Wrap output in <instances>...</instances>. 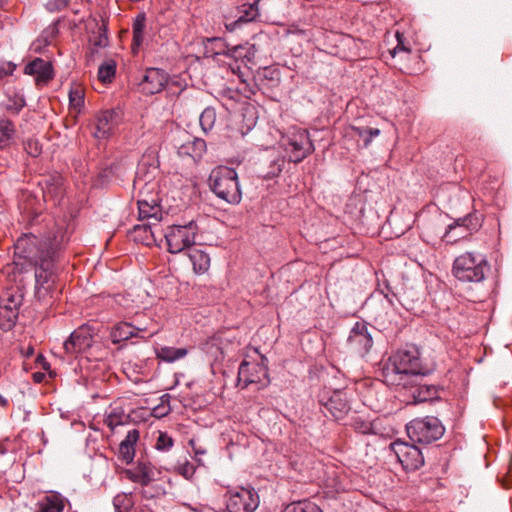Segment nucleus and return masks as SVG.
Listing matches in <instances>:
<instances>
[{"label":"nucleus","instance_id":"nucleus-54","mask_svg":"<svg viewBox=\"0 0 512 512\" xmlns=\"http://www.w3.org/2000/svg\"><path fill=\"white\" fill-rule=\"evenodd\" d=\"M134 325L136 326H145L143 323H139L138 321H136L135 323H133ZM149 327H151L152 329L154 328H158L156 324L154 323H151L150 325H148Z\"/></svg>","mask_w":512,"mask_h":512},{"label":"nucleus","instance_id":"nucleus-30","mask_svg":"<svg viewBox=\"0 0 512 512\" xmlns=\"http://www.w3.org/2000/svg\"><path fill=\"white\" fill-rule=\"evenodd\" d=\"M231 47L221 38H209L205 43V55L215 58L216 56L228 57Z\"/></svg>","mask_w":512,"mask_h":512},{"label":"nucleus","instance_id":"nucleus-41","mask_svg":"<svg viewBox=\"0 0 512 512\" xmlns=\"http://www.w3.org/2000/svg\"><path fill=\"white\" fill-rule=\"evenodd\" d=\"M116 512H128L132 507L131 498L126 494H118L113 499Z\"/></svg>","mask_w":512,"mask_h":512},{"label":"nucleus","instance_id":"nucleus-49","mask_svg":"<svg viewBox=\"0 0 512 512\" xmlns=\"http://www.w3.org/2000/svg\"><path fill=\"white\" fill-rule=\"evenodd\" d=\"M69 0H49L46 3V8L50 12H58L67 7Z\"/></svg>","mask_w":512,"mask_h":512},{"label":"nucleus","instance_id":"nucleus-4","mask_svg":"<svg viewBox=\"0 0 512 512\" xmlns=\"http://www.w3.org/2000/svg\"><path fill=\"white\" fill-rule=\"evenodd\" d=\"M406 431L412 442L430 444L444 435L445 427L437 417L426 416L411 420Z\"/></svg>","mask_w":512,"mask_h":512},{"label":"nucleus","instance_id":"nucleus-11","mask_svg":"<svg viewBox=\"0 0 512 512\" xmlns=\"http://www.w3.org/2000/svg\"><path fill=\"white\" fill-rule=\"evenodd\" d=\"M94 342V330L88 325H82L74 330L70 337L63 343L65 352L76 355L86 352Z\"/></svg>","mask_w":512,"mask_h":512},{"label":"nucleus","instance_id":"nucleus-35","mask_svg":"<svg viewBox=\"0 0 512 512\" xmlns=\"http://www.w3.org/2000/svg\"><path fill=\"white\" fill-rule=\"evenodd\" d=\"M84 106V91L77 86L69 91V107L75 113H80Z\"/></svg>","mask_w":512,"mask_h":512},{"label":"nucleus","instance_id":"nucleus-53","mask_svg":"<svg viewBox=\"0 0 512 512\" xmlns=\"http://www.w3.org/2000/svg\"><path fill=\"white\" fill-rule=\"evenodd\" d=\"M11 71H7L3 66H0V79L4 78L5 76H7L9 73H11Z\"/></svg>","mask_w":512,"mask_h":512},{"label":"nucleus","instance_id":"nucleus-36","mask_svg":"<svg viewBox=\"0 0 512 512\" xmlns=\"http://www.w3.org/2000/svg\"><path fill=\"white\" fill-rule=\"evenodd\" d=\"M89 42L97 48H103L108 45L109 40L105 25H97L89 37Z\"/></svg>","mask_w":512,"mask_h":512},{"label":"nucleus","instance_id":"nucleus-12","mask_svg":"<svg viewBox=\"0 0 512 512\" xmlns=\"http://www.w3.org/2000/svg\"><path fill=\"white\" fill-rule=\"evenodd\" d=\"M159 328L152 329L149 326H136L133 323L123 321L114 326L111 331V339L113 343L127 341L133 337L146 339L157 334Z\"/></svg>","mask_w":512,"mask_h":512},{"label":"nucleus","instance_id":"nucleus-1","mask_svg":"<svg viewBox=\"0 0 512 512\" xmlns=\"http://www.w3.org/2000/svg\"><path fill=\"white\" fill-rule=\"evenodd\" d=\"M382 374L389 385L414 386L417 380L427 374L415 347L400 349L385 363Z\"/></svg>","mask_w":512,"mask_h":512},{"label":"nucleus","instance_id":"nucleus-43","mask_svg":"<svg viewBox=\"0 0 512 512\" xmlns=\"http://www.w3.org/2000/svg\"><path fill=\"white\" fill-rule=\"evenodd\" d=\"M59 32L58 23L49 25L41 34L38 41L43 42L44 45H49Z\"/></svg>","mask_w":512,"mask_h":512},{"label":"nucleus","instance_id":"nucleus-22","mask_svg":"<svg viewBox=\"0 0 512 512\" xmlns=\"http://www.w3.org/2000/svg\"><path fill=\"white\" fill-rule=\"evenodd\" d=\"M422 377L417 380L414 386L404 387L409 389L413 403H421L431 401L438 398V389L434 385L422 384Z\"/></svg>","mask_w":512,"mask_h":512},{"label":"nucleus","instance_id":"nucleus-21","mask_svg":"<svg viewBox=\"0 0 512 512\" xmlns=\"http://www.w3.org/2000/svg\"><path fill=\"white\" fill-rule=\"evenodd\" d=\"M53 261L54 260H44L36 265L38 267L35 273L36 286L38 289H44L45 292H48L55 282Z\"/></svg>","mask_w":512,"mask_h":512},{"label":"nucleus","instance_id":"nucleus-57","mask_svg":"<svg viewBox=\"0 0 512 512\" xmlns=\"http://www.w3.org/2000/svg\"><path fill=\"white\" fill-rule=\"evenodd\" d=\"M168 412H169V409H167V410H165V411L159 410V413H160L161 415H166Z\"/></svg>","mask_w":512,"mask_h":512},{"label":"nucleus","instance_id":"nucleus-18","mask_svg":"<svg viewBox=\"0 0 512 512\" xmlns=\"http://www.w3.org/2000/svg\"><path fill=\"white\" fill-rule=\"evenodd\" d=\"M139 220L146 221L145 224L159 225L163 218V212L157 199H139L138 202Z\"/></svg>","mask_w":512,"mask_h":512},{"label":"nucleus","instance_id":"nucleus-51","mask_svg":"<svg viewBox=\"0 0 512 512\" xmlns=\"http://www.w3.org/2000/svg\"><path fill=\"white\" fill-rule=\"evenodd\" d=\"M177 471L185 478H190L194 474V466L188 460H185L184 463L177 466Z\"/></svg>","mask_w":512,"mask_h":512},{"label":"nucleus","instance_id":"nucleus-15","mask_svg":"<svg viewBox=\"0 0 512 512\" xmlns=\"http://www.w3.org/2000/svg\"><path fill=\"white\" fill-rule=\"evenodd\" d=\"M168 82L167 73L159 68H148L138 83L139 90L146 95L161 92Z\"/></svg>","mask_w":512,"mask_h":512},{"label":"nucleus","instance_id":"nucleus-29","mask_svg":"<svg viewBox=\"0 0 512 512\" xmlns=\"http://www.w3.org/2000/svg\"><path fill=\"white\" fill-rule=\"evenodd\" d=\"M188 353L189 349L185 347L175 348L171 346H162L156 350L157 358L167 363H173L183 359Z\"/></svg>","mask_w":512,"mask_h":512},{"label":"nucleus","instance_id":"nucleus-14","mask_svg":"<svg viewBox=\"0 0 512 512\" xmlns=\"http://www.w3.org/2000/svg\"><path fill=\"white\" fill-rule=\"evenodd\" d=\"M124 474L130 481L141 486H148L159 479L161 472L149 462L138 461L135 466L124 470Z\"/></svg>","mask_w":512,"mask_h":512},{"label":"nucleus","instance_id":"nucleus-39","mask_svg":"<svg viewBox=\"0 0 512 512\" xmlns=\"http://www.w3.org/2000/svg\"><path fill=\"white\" fill-rule=\"evenodd\" d=\"M352 426L357 433L363 435L374 434V425L372 422L367 421L361 417H357L353 420Z\"/></svg>","mask_w":512,"mask_h":512},{"label":"nucleus","instance_id":"nucleus-17","mask_svg":"<svg viewBox=\"0 0 512 512\" xmlns=\"http://www.w3.org/2000/svg\"><path fill=\"white\" fill-rule=\"evenodd\" d=\"M69 237L67 229L63 226H56L49 232L45 240H43L49 260L55 259L56 254L68 242Z\"/></svg>","mask_w":512,"mask_h":512},{"label":"nucleus","instance_id":"nucleus-20","mask_svg":"<svg viewBox=\"0 0 512 512\" xmlns=\"http://www.w3.org/2000/svg\"><path fill=\"white\" fill-rule=\"evenodd\" d=\"M25 73L35 76L37 83H46L53 78V69L49 62L36 58L25 66Z\"/></svg>","mask_w":512,"mask_h":512},{"label":"nucleus","instance_id":"nucleus-31","mask_svg":"<svg viewBox=\"0 0 512 512\" xmlns=\"http://www.w3.org/2000/svg\"><path fill=\"white\" fill-rule=\"evenodd\" d=\"M15 126L12 121L8 119H0V148L4 149L9 147L15 137Z\"/></svg>","mask_w":512,"mask_h":512},{"label":"nucleus","instance_id":"nucleus-50","mask_svg":"<svg viewBox=\"0 0 512 512\" xmlns=\"http://www.w3.org/2000/svg\"><path fill=\"white\" fill-rule=\"evenodd\" d=\"M359 136H363V133L369 134V137L365 138V146H368L372 139L380 134V130L377 128H357Z\"/></svg>","mask_w":512,"mask_h":512},{"label":"nucleus","instance_id":"nucleus-58","mask_svg":"<svg viewBox=\"0 0 512 512\" xmlns=\"http://www.w3.org/2000/svg\"><path fill=\"white\" fill-rule=\"evenodd\" d=\"M360 137L363 138V140L365 141V138L369 137V134L363 133V136H360Z\"/></svg>","mask_w":512,"mask_h":512},{"label":"nucleus","instance_id":"nucleus-8","mask_svg":"<svg viewBox=\"0 0 512 512\" xmlns=\"http://www.w3.org/2000/svg\"><path fill=\"white\" fill-rule=\"evenodd\" d=\"M390 449L407 471H415L424 464L421 450L413 444L397 440L391 443Z\"/></svg>","mask_w":512,"mask_h":512},{"label":"nucleus","instance_id":"nucleus-52","mask_svg":"<svg viewBox=\"0 0 512 512\" xmlns=\"http://www.w3.org/2000/svg\"><path fill=\"white\" fill-rule=\"evenodd\" d=\"M25 106V100L22 97H18L13 100V103H8L6 108L8 110H13L15 113H18Z\"/></svg>","mask_w":512,"mask_h":512},{"label":"nucleus","instance_id":"nucleus-5","mask_svg":"<svg viewBox=\"0 0 512 512\" xmlns=\"http://www.w3.org/2000/svg\"><path fill=\"white\" fill-rule=\"evenodd\" d=\"M281 145L289 160L299 163L314 151V145L307 130L291 128L281 138Z\"/></svg>","mask_w":512,"mask_h":512},{"label":"nucleus","instance_id":"nucleus-37","mask_svg":"<svg viewBox=\"0 0 512 512\" xmlns=\"http://www.w3.org/2000/svg\"><path fill=\"white\" fill-rule=\"evenodd\" d=\"M18 315L19 312L16 310L0 308V327L3 330H10L14 326Z\"/></svg>","mask_w":512,"mask_h":512},{"label":"nucleus","instance_id":"nucleus-2","mask_svg":"<svg viewBox=\"0 0 512 512\" xmlns=\"http://www.w3.org/2000/svg\"><path fill=\"white\" fill-rule=\"evenodd\" d=\"M208 181L210 189L218 198L230 204H238L241 201L242 194L238 174L233 168L215 167L211 171Z\"/></svg>","mask_w":512,"mask_h":512},{"label":"nucleus","instance_id":"nucleus-32","mask_svg":"<svg viewBox=\"0 0 512 512\" xmlns=\"http://www.w3.org/2000/svg\"><path fill=\"white\" fill-rule=\"evenodd\" d=\"M281 512H322V510L315 503L302 500L286 505Z\"/></svg>","mask_w":512,"mask_h":512},{"label":"nucleus","instance_id":"nucleus-23","mask_svg":"<svg viewBox=\"0 0 512 512\" xmlns=\"http://www.w3.org/2000/svg\"><path fill=\"white\" fill-rule=\"evenodd\" d=\"M206 142L201 138L189 139L178 147L179 156L191 157L194 161L202 158L206 152Z\"/></svg>","mask_w":512,"mask_h":512},{"label":"nucleus","instance_id":"nucleus-3","mask_svg":"<svg viewBox=\"0 0 512 512\" xmlns=\"http://www.w3.org/2000/svg\"><path fill=\"white\" fill-rule=\"evenodd\" d=\"M486 257L480 253L465 252L455 258L452 267L454 277L464 283H479L489 271Z\"/></svg>","mask_w":512,"mask_h":512},{"label":"nucleus","instance_id":"nucleus-45","mask_svg":"<svg viewBox=\"0 0 512 512\" xmlns=\"http://www.w3.org/2000/svg\"><path fill=\"white\" fill-rule=\"evenodd\" d=\"M144 169L145 165L144 163H141L136 172V178L134 181L135 185L141 186L142 184H144L145 186H148L150 184L151 177L149 174L151 172H145Z\"/></svg>","mask_w":512,"mask_h":512},{"label":"nucleus","instance_id":"nucleus-28","mask_svg":"<svg viewBox=\"0 0 512 512\" xmlns=\"http://www.w3.org/2000/svg\"><path fill=\"white\" fill-rule=\"evenodd\" d=\"M134 232L139 235L143 233L141 241L145 245L157 244L158 240L161 241L163 237V230L158 224H142L137 225L134 228Z\"/></svg>","mask_w":512,"mask_h":512},{"label":"nucleus","instance_id":"nucleus-7","mask_svg":"<svg viewBox=\"0 0 512 512\" xmlns=\"http://www.w3.org/2000/svg\"><path fill=\"white\" fill-rule=\"evenodd\" d=\"M15 254L33 265L49 260L44 241L33 234H25L17 239Z\"/></svg>","mask_w":512,"mask_h":512},{"label":"nucleus","instance_id":"nucleus-34","mask_svg":"<svg viewBox=\"0 0 512 512\" xmlns=\"http://www.w3.org/2000/svg\"><path fill=\"white\" fill-rule=\"evenodd\" d=\"M145 23L146 16L144 13L138 14L133 22V44L136 47H139L143 42Z\"/></svg>","mask_w":512,"mask_h":512},{"label":"nucleus","instance_id":"nucleus-10","mask_svg":"<svg viewBox=\"0 0 512 512\" xmlns=\"http://www.w3.org/2000/svg\"><path fill=\"white\" fill-rule=\"evenodd\" d=\"M347 344L350 350L358 355H366L373 346L369 325L364 321H357L350 331Z\"/></svg>","mask_w":512,"mask_h":512},{"label":"nucleus","instance_id":"nucleus-38","mask_svg":"<svg viewBox=\"0 0 512 512\" xmlns=\"http://www.w3.org/2000/svg\"><path fill=\"white\" fill-rule=\"evenodd\" d=\"M216 121L215 109L207 107L199 117L200 126L204 133L209 132L214 127Z\"/></svg>","mask_w":512,"mask_h":512},{"label":"nucleus","instance_id":"nucleus-27","mask_svg":"<svg viewBox=\"0 0 512 512\" xmlns=\"http://www.w3.org/2000/svg\"><path fill=\"white\" fill-rule=\"evenodd\" d=\"M256 53L257 48L255 44L246 43L244 45L231 46L230 52H228V57L233 58L236 61L241 60L247 65L254 63Z\"/></svg>","mask_w":512,"mask_h":512},{"label":"nucleus","instance_id":"nucleus-47","mask_svg":"<svg viewBox=\"0 0 512 512\" xmlns=\"http://www.w3.org/2000/svg\"><path fill=\"white\" fill-rule=\"evenodd\" d=\"M397 45L396 47L390 51L392 57H395L397 53L405 52L409 54L411 52V48L404 43V37L399 32H396Z\"/></svg>","mask_w":512,"mask_h":512},{"label":"nucleus","instance_id":"nucleus-13","mask_svg":"<svg viewBox=\"0 0 512 512\" xmlns=\"http://www.w3.org/2000/svg\"><path fill=\"white\" fill-rule=\"evenodd\" d=\"M320 404L335 420L343 419L351 408L347 392L344 390H335L330 395H323Z\"/></svg>","mask_w":512,"mask_h":512},{"label":"nucleus","instance_id":"nucleus-55","mask_svg":"<svg viewBox=\"0 0 512 512\" xmlns=\"http://www.w3.org/2000/svg\"><path fill=\"white\" fill-rule=\"evenodd\" d=\"M7 404H8V400L5 397H3L2 395H0V405L5 407V406H7Z\"/></svg>","mask_w":512,"mask_h":512},{"label":"nucleus","instance_id":"nucleus-25","mask_svg":"<svg viewBox=\"0 0 512 512\" xmlns=\"http://www.w3.org/2000/svg\"><path fill=\"white\" fill-rule=\"evenodd\" d=\"M65 507L63 497L58 493L45 495L35 505V512H63Z\"/></svg>","mask_w":512,"mask_h":512},{"label":"nucleus","instance_id":"nucleus-24","mask_svg":"<svg viewBox=\"0 0 512 512\" xmlns=\"http://www.w3.org/2000/svg\"><path fill=\"white\" fill-rule=\"evenodd\" d=\"M139 440V431L137 429L129 430L126 437L119 445V457L122 461L129 464L135 457V445Z\"/></svg>","mask_w":512,"mask_h":512},{"label":"nucleus","instance_id":"nucleus-56","mask_svg":"<svg viewBox=\"0 0 512 512\" xmlns=\"http://www.w3.org/2000/svg\"><path fill=\"white\" fill-rule=\"evenodd\" d=\"M6 453V448L4 447L3 444H0V454H5Z\"/></svg>","mask_w":512,"mask_h":512},{"label":"nucleus","instance_id":"nucleus-19","mask_svg":"<svg viewBox=\"0 0 512 512\" xmlns=\"http://www.w3.org/2000/svg\"><path fill=\"white\" fill-rule=\"evenodd\" d=\"M472 221L473 217L469 215L464 218H460L453 224L449 225L444 235L445 241L447 243H454L459 239L468 236L477 226V224H473Z\"/></svg>","mask_w":512,"mask_h":512},{"label":"nucleus","instance_id":"nucleus-26","mask_svg":"<svg viewBox=\"0 0 512 512\" xmlns=\"http://www.w3.org/2000/svg\"><path fill=\"white\" fill-rule=\"evenodd\" d=\"M188 257L196 274H203L209 269L210 257L203 249L191 246L188 249Z\"/></svg>","mask_w":512,"mask_h":512},{"label":"nucleus","instance_id":"nucleus-9","mask_svg":"<svg viewBox=\"0 0 512 512\" xmlns=\"http://www.w3.org/2000/svg\"><path fill=\"white\" fill-rule=\"evenodd\" d=\"M266 362L267 359L264 357L259 363L243 361L238 370L239 384L243 383V388H246L249 384L253 383H259L262 384V386H267L270 381Z\"/></svg>","mask_w":512,"mask_h":512},{"label":"nucleus","instance_id":"nucleus-16","mask_svg":"<svg viewBox=\"0 0 512 512\" xmlns=\"http://www.w3.org/2000/svg\"><path fill=\"white\" fill-rule=\"evenodd\" d=\"M120 122V114L114 110H105L98 114L96 119L95 137L104 139L109 137Z\"/></svg>","mask_w":512,"mask_h":512},{"label":"nucleus","instance_id":"nucleus-33","mask_svg":"<svg viewBox=\"0 0 512 512\" xmlns=\"http://www.w3.org/2000/svg\"><path fill=\"white\" fill-rule=\"evenodd\" d=\"M116 62L112 59L103 62L98 69V79L102 83H110L115 77Z\"/></svg>","mask_w":512,"mask_h":512},{"label":"nucleus","instance_id":"nucleus-6","mask_svg":"<svg viewBox=\"0 0 512 512\" xmlns=\"http://www.w3.org/2000/svg\"><path fill=\"white\" fill-rule=\"evenodd\" d=\"M199 231L197 223L192 220L184 225H172L163 233L168 252L177 254L189 249L195 244V238Z\"/></svg>","mask_w":512,"mask_h":512},{"label":"nucleus","instance_id":"nucleus-44","mask_svg":"<svg viewBox=\"0 0 512 512\" xmlns=\"http://www.w3.org/2000/svg\"><path fill=\"white\" fill-rule=\"evenodd\" d=\"M173 444V439L167 433L161 432L157 438L155 448L159 451H168Z\"/></svg>","mask_w":512,"mask_h":512},{"label":"nucleus","instance_id":"nucleus-46","mask_svg":"<svg viewBox=\"0 0 512 512\" xmlns=\"http://www.w3.org/2000/svg\"><path fill=\"white\" fill-rule=\"evenodd\" d=\"M259 2L260 0H254V2L249 7V12H246L245 15L240 16L236 23H247L256 18V16L258 15L257 5Z\"/></svg>","mask_w":512,"mask_h":512},{"label":"nucleus","instance_id":"nucleus-48","mask_svg":"<svg viewBox=\"0 0 512 512\" xmlns=\"http://www.w3.org/2000/svg\"><path fill=\"white\" fill-rule=\"evenodd\" d=\"M20 303L21 301L19 298L9 294L6 299L2 300L0 308H10L19 312Z\"/></svg>","mask_w":512,"mask_h":512},{"label":"nucleus","instance_id":"nucleus-40","mask_svg":"<svg viewBox=\"0 0 512 512\" xmlns=\"http://www.w3.org/2000/svg\"><path fill=\"white\" fill-rule=\"evenodd\" d=\"M125 415L122 411L118 409H113L106 415L104 420L105 424L110 428L114 429L119 425L124 423Z\"/></svg>","mask_w":512,"mask_h":512},{"label":"nucleus","instance_id":"nucleus-42","mask_svg":"<svg viewBox=\"0 0 512 512\" xmlns=\"http://www.w3.org/2000/svg\"><path fill=\"white\" fill-rule=\"evenodd\" d=\"M23 145L26 153L32 157H37L42 152V146L36 138H28Z\"/></svg>","mask_w":512,"mask_h":512},{"label":"nucleus","instance_id":"nucleus-59","mask_svg":"<svg viewBox=\"0 0 512 512\" xmlns=\"http://www.w3.org/2000/svg\"><path fill=\"white\" fill-rule=\"evenodd\" d=\"M160 409H162V408H161V407H156V408L154 409V411H159Z\"/></svg>","mask_w":512,"mask_h":512}]
</instances>
